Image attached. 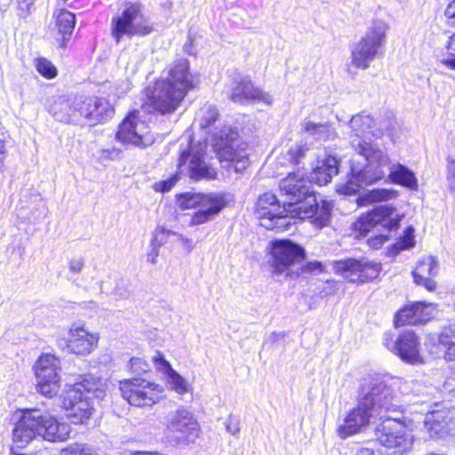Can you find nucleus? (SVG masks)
Masks as SVG:
<instances>
[{
	"instance_id": "f257e3e1",
	"label": "nucleus",
	"mask_w": 455,
	"mask_h": 455,
	"mask_svg": "<svg viewBox=\"0 0 455 455\" xmlns=\"http://www.w3.org/2000/svg\"><path fill=\"white\" fill-rule=\"evenodd\" d=\"M280 193L286 196L283 206L275 195L265 193L257 202L256 215L259 225L266 229L284 231L291 225L292 219H311L316 228H323L331 222L332 204L318 200L310 189L304 170L289 173L279 184Z\"/></svg>"
},
{
	"instance_id": "f03ea898",
	"label": "nucleus",
	"mask_w": 455,
	"mask_h": 455,
	"mask_svg": "<svg viewBox=\"0 0 455 455\" xmlns=\"http://www.w3.org/2000/svg\"><path fill=\"white\" fill-rule=\"evenodd\" d=\"M352 147L367 164L361 167L353 162L349 180L337 187V191L344 195L355 194L362 187L384 179L390 167L388 156L371 143L358 140L352 142Z\"/></svg>"
},
{
	"instance_id": "7ed1b4c3",
	"label": "nucleus",
	"mask_w": 455,
	"mask_h": 455,
	"mask_svg": "<svg viewBox=\"0 0 455 455\" xmlns=\"http://www.w3.org/2000/svg\"><path fill=\"white\" fill-rule=\"evenodd\" d=\"M381 422L375 428L377 440L382 446L376 451L379 455H404L412 449L414 436L409 425L411 419L380 417Z\"/></svg>"
},
{
	"instance_id": "20e7f679",
	"label": "nucleus",
	"mask_w": 455,
	"mask_h": 455,
	"mask_svg": "<svg viewBox=\"0 0 455 455\" xmlns=\"http://www.w3.org/2000/svg\"><path fill=\"white\" fill-rule=\"evenodd\" d=\"M389 30L386 20L372 19L363 36L351 46V65L355 68H368L387 44Z\"/></svg>"
},
{
	"instance_id": "39448f33",
	"label": "nucleus",
	"mask_w": 455,
	"mask_h": 455,
	"mask_svg": "<svg viewBox=\"0 0 455 455\" xmlns=\"http://www.w3.org/2000/svg\"><path fill=\"white\" fill-rule=\"evenodd\" d=\"M213 150L220 164L234 172H243L249 165V148L236 130L225 127L214 134Z\"/></svg>"
},
{
	"instance_id": "423d86ee",
	"label": "nucleus",
	"mask_w": 455,
	"mask_h": 455,
	"mask_svg": "<svg viewBox=\"0 0 455 455\" xmlns=\"http://www.w3.org/2000/svg\"><path fill=\"white\" fill-rule=\"evenodd\" d=\"M177 203L181 210L197 208L190 217V226L211 221L227 206L224 195L220 193H184L178 196Z\"/></svg>"
},
{
	"instance_id": "0eeeda50",
	"label": "nucleus",
	"mask_w": 455,
	"mask_h": 455,
	"mask_svg": "<svg viewBox=\"0 0 455 455\" xmlns=\"http://www.w3.org/2000/svg\"><path fill=\"white\" fill-rule=\"evenodd\" d=\"M385 400H357L355 407L350 409L336 432L340 439H347L364 432L371 420L379 415Z\"/></svg>"
},
{
	"instance_id": "6e6552de",
	"label": "nucleus",
	"mask_w": 455,
	"mask_h": 455,
	"mask_svg": "<svg viewBox=\"0 0 455 455\" xmlns=\"http://www.w3.org/2000/svg\"><path fill=\"white\" fill-rule=\"evenodd\" d=\"M201 427L195 414L178 409L171 415L166 427V437L173 447H188L200 436Z\"/></svg>"
},
{
	"instance_id": "1a4fd4ad",
	"label": "nucleus",
	"mask_w": 455,
	"mask_h": 455,
	"mask_svg": "<svg viewBox=\"0 0 455 455\" xmlns=\"http://www.w3.org/2000/svg\"><path fill=\"white\" fill-rule=\"evenodd\" d=\"M145 100L142 108L148 112L162 115L172 114L177 110L184 100L185 96L180 90H175L168 82L157 80L153 85L144 91Z\"/></svg>"
},
{
	"instance_id": "9d476101",
	"label": "nucleus",
	"mask_w": 455,
	"mask_h": 455,
	"mask_svg": "<svg viewBox=\"0 0 455 455\" xmlns=\"http://www.w3.org/2000/svg\"><path fill=\"white\" fill-rule=\"evenodd\" d=\"M153 30V25L144 18L141 7L137 4H129L120 15L112 20V36L116 43L124 36H145Z\"/></svg>"
},
{
	"instance_id": "9b49d317",
	"label": "nucleus",
	"mask_w": 455,
	"mask_h": 455,
	"mask_svg": "<svg viewBox=\"0 0 455 455\" xmlns=\"http://www.w3.org/2000/svg\"><path fill=\"white\" fill-rule=\"evenodd\" d=\"M60 359L51 353H43L35 362L33 371L36 379L37 391L52 397L60 388Z\"/></svg>"
},
{
	"instance_id": "f8f14e48",
	"label": "nucleus",
	"mask_w": 455,
	"mask_h": 455,
	"mask_svg": "<svg viewBox=\"0 0 455 455\" xmlns=\"http://www.w3.org/2000/svg\"><path fill=\"white\" fill-rule=\"evenodd\" d=\"M403 214L400 213L391 205H380L373 210L361 214L353 222L352 229L358 233V235H366L374 227L380 225L387 231L396 230Z\"/></svg>"
},
{
	"instance_id": "ddd939ff",
	"label": "nucleus",
	"mask_w": 455,
	"mask_h": 455,
	"mask_svg": "<svg viewBox=\"0 0 455 455\" xmlns=\"http://www.w3.org/2000/svg\"><path fill=\"white\" fill-rule=\"evenodd\" d=\"M116 140L123 144L140 148L150 146L155 141L148 124L141 120L138 111L131 112L120 124Z\"/></svg>"
},
{
	"instance_id": "4468645a",
	"label": "nucleus",
	"mask_w": 455,
	"mask_h": 455,
	"mask_svg": "<svg viewBox=\"0 0 455 455\" xmlns=\"http://www.w3.org/2000/svg\"><path fill=\"white\" fill-rule=\"evenodd\" d=\"M269 253L274 274L286 272L305 257V251L300 245L285 239L270 242Z\"/></svg>"
},
{
	"instance_id": "2eb2a0df",
	"label": "nucleus",
	"mask_w": 455,
	"mask_h": 455,
	"mask_svg": "<svg viewBox=\"0 0 455 455\" xmlns=\"http://www.w3.org/2000/svg\"><path fill=\"white\" fill-rule=\"evenodd\" d=\"M206 146L199 144L191 146L188 150L180 153L178 168L180 173L188 175L192 179H213L216 171L203 159Z\"/></svg>"
},
{
	"instance_id": "dca6fc26",
	"label": "nucleus",
	"mask_w": 455,
	"mask_h": 455,
	"mask_svg": "<svg viewBox=\"0 0 455 455\" xmlns=\"http://www.w3.org/2000/svg\"><path fill=\"white\" fill-rule=\"evenodd\" d=\"M384 345L402 361L410 364H422L424 358L421 354L419 338L412 331H402L395 341L387 336Z\"/></svg>"
},
{
	"instance_id": "f3484780",
	"label": "nucleus",
	"mask_w": 455,
	"mask_h": 455,
	"mask_svg": "<svg viewBox=\"0 0 455 455\" xmlns=\"http://www.w3.org/2000/svg\"><path fill=\"white\" fill-rule=\"evenodd\" d=\"M334 269L352 283H364L378 277L381 265L367 259H347L335 262Z\"/></svg>"
},
{
	"instance_id": "a211bd4d",
	"label": "nucleus",
	"mask_w": 455,
	"mask_h": 455,
	"mask_svg": "<svg viewBox=\"0 0 455 455\" xmlns=\"http://www.w3.org/2000/svg\"><path fill=\"white\" fill-rule=\"evenodd\" d=\"M99 340L98 332H92L84 324L75 323L68 329L66 348L68 353L85 356L96 349Z\"/></svg>"
},
{
	"instance_id": "6ab92c4d",
	"label": "nucleus",
	"mask_w": 455,
	"mask_h": 455,
	"mask_svg": "<svg viewBox=\"0 0 455 455\" xmlns=\"http://www.w3.org/2000/svg\"><path fill=\"white\" fill-rule=\"evenodd\" d=\"M379 125V128L375 129V121L368 114L361 113L354 116L349 121V127L351 129V133L355 137V139L352 140L351 143L358 140L361 141H366L369 135L378 138L387 132L389 136H392L393 131L396 126V122L395 120H391L388 122V124H386V122H381Z\"/></svg>"
},
{
	"instance_id": "aec40b11",
	"label": "nucleus",
	"mask_w": 455,
	"mask_h": 455,
	"mask_svg": "<svg viewBox=\"0 0 455 455\" xmlns=\"http://www.w3.org/2000/svg\"><path fill=\"white\" fill-rule=\"evenodd\" d=\"M166 72L167 76L163 80L168 82L173 89L180 90L185 97L199 83L197 76L190 71L189 61L186 59L173 61Z\"/></svg>"
},
{
	"instance_id": "412c9836",
	"label": "nucleus",
	"mask_w": 455,
	"mask_h": 455,
	"mask_svg": "<svg viewBox=\"0 0 455 455\" xmlns=\"http://www.w3.org/2000/svg\"><path fill=\"white\" fill-rule=\"evenodd\" d=\"M39 436L50 442H64L69 438L72 427L63 420V418L49 413L46 409L36 415Z\"/></svg>"
},
{
	"instance_id": "4be33fe9",
	"label": "nucleus",
	"mask_w": 455,
	"mask_h": 455,
	"mask_svg": "<svg viewBox=\"0 0 455 455\" xmlns=\"http://www.w3.org/2000/svg\"><path fill=\"white\" fill-rule=\"evenodd\" d=\"M399 380L384 376H368L361 380L358 387L361 398H392L396 396L395 388Z\"/></svg>"
},
{
	"instance_id": "5701e85b",
	"label": "nucleus",
	"mask_w": 455,
	"mask_h": 455,
	"mask_svg": "<svg viewBox=\"0 0 455 455\" xmlns=\"http://www.w3.org/2000/svg\"><path fill=\"white\" fill-rule=\"evenodd\" d=\"M77 104L81 105L80 116L92 124H99L111 119L115 108L105 98H85L79 96Z\"/></svg>"
},
{
	"instance_id": "b1692460",
	"label": "nucleus",
	"mask_w": 455,
	"mask_h": 455,
	"mask_svg": "<svg viewBox=\"0 0 455 455\" xmlns=\"http://www.w3.org/2000/svg\"><path fill=\"white\" fill-rule=\"evenodd\" d=\"M436 312V304L418 301L399 310L395 323L396 326L426 323L435 317Z\"/></svg>"
},
{
	"instance_id": "393cba45",
	"label": "nucleus",
	"mask_w": 455,
	"mask_h": 455,
	"mask_svg": "<svg viewBox=\"0 0 455 455\" xmlns=\"http://www.w3.org/2000/svg\"><path fill=\"white\" fill-rule=\"evenodd\" d=\"M230 99L232 101L240 104L252 100L262 101L267 105L272 103L271 95L255 87L248 77H241L234 82Z\"/></svg>"
},
{
	"instance_id": "a878e982",
	"label": "nucleus",
	"mask_w": 455,
	"mask_h": 455,
	"mask_svg": "<svg viewBox=\"0 0 455 455\" xmlns=\"http://www.w3.org/2000/svg\"><path fill=\"white\" fill-rule=\"evenodd\" d=\"M438 270V261L434 256L426 255L421 257L412 271L414 283L422 285L429 291H435L436 283L432 277L437 275Z\"/></svg>"
},
{
	"instance_id": "bb28decb",
	"label": "nucleus",
	"mask_w": 455,
	"mask_h": 455,
	"mask_svg": "<svg viewBox=\"0 0 455 455\" xmlns=\"http://www.w3.org/2000/svg\"><path fill=\"white\" fill-rule=\"evenodd\" d=\"M70 424H86L95 411L93 400H59Z\"/></svg>"
},
{
	"instance_id": "cd10ccee",
	"label": "nucleus",
	"mask_w": 455,
	"mask_h": 455,
	"mask_svg": "<svg viewBox=\"0 0 455 455\" xmlns=\"http://www.w3.org/2000/svg\"><path fill=\"white\" fill-rule=\"evenodd\" d=\"M300 132L315 141H331L338 137V132L330 122H317L314 116L304 118L299 123Z\"/></svg>"
},
{
	"instance_id": "c85d7f7f",
	"label": "nucleus",
	"mask_w": 455,
	"mask_h": 455,
	"mask_svg": "<svg viewBox=\"0 0 455 455\" xmlns=\"http://www.w3.org/2000/svg\"><path fill=\"white\" fill-rule=\"evenodd\" d=\"M119 388L123 398H132L133 396L143 398L164 391L162 385L138 378L120 381Z\"/></svg>"
},
{
	"instance_id": "c756f323",
	"label": "nucleus",
	"mask_w": 455,
	"mask_h": 455,
	"mask_svg": "<svg viewBox=\"0 0 455 455\" xmlns=\"http://www.w3.org/2000/svg\"><path fill=\"white\" fill-rule=\"evenodd\" d=\"M78 97L68 98L58 97L49 106L50 114L58 121L73 123L80 116L81 105L77 104Z\"/></svg>"
},
{
	"instance_id": "7c9ffc66",
	"label": "nucleus",
	"mask_w": 455,
	"mask_h": 455,
	"mask_svg": "<svg viewBox=\"0 0 455 455\" xmlns=\"http://www.w3.org/2000/svg\"><path fill=\"white\" fill-rule=\"evenodd\" d=\"M39 436L36 414L28 419H19L12 428V442L18 448H25Z\"/></svg>"
},
{
	"instance_id": "2f4dec72",
	"label": "nucleus",
	"mask_w": 455,
	"mask_h": 455,
	"mask_svg": "<svg viewBox=\"0 0 455 455\" xmlns=\"http://www.w3.org/2000/svg\"><path fill=\"white\" fill-rule=\"evenodd\" d=\"M100 386V381L91 375L80 376L77 381L68 385L67 393L69 398H90V394L99 398Z\"/></svg>"
},
{
	"instance_id": "473e14b6",
	"label": "nucleus",
	"mask_w": 455,
	"mask_h": 455,
	"mask_svg": "<svg viewBox=\"0 0 455 455\" xmlns=\"http://www.w3.org/2000/svg\"><path fill=\"white\" fill-rule=\"evenodd\" d=\"M447 418L448 414L441 409H435L426 415L424 424L430 438L444 439L449 435Z\"/></svg>"
},
{
	"instance_id": "72a5a7b5",
	"label": "nucleus",
	"mask_w": 455,
	"mask_h": 455,
	"mask_svg": "<svg viewBox=\"0 0 455 455\" xmlns=\"http://www.w3.org/2000/svg\"><path fill=\"white\" fill-rule=\"evenodd\" d=\"M338 172L337 158L331 155H325L317 160V164L310 177L313 181L322 186L329 183Z\"/></svg>"
},
{
	"instance_id": "f704fd0d",
	"label": "nucleus",
	"mask_w": 455,
	"mask_h": 455,
	"mask_svg": "<svg viewBox=\"0 0 455 455\" xmlns=\"http://www.w3.org/2000/svg\"><path fill=\"white\" fill-rule=\"evenodd\" d=\"M388 178L393 183L403 186L411 190L418 189V180L412 171L405 165L396 164L389 168Z\"/></svg>"
},
{
	"instance_id": "c9c22d12",
	"label": "nucleus",
	"mask_w": 455,
	"mask_h": 455,
	"mask_svg": "<svg viewBox=\"0 0 455 455\" xmlns=\"http://www.w3.org/2000/svg\"><path fill=\"white\" fill-rule=\"evenodd\" d=\"M54 17L55 28L58 33L62 36L61 47H65V42L69 39L75 28V15L69 11L60 9L55 12Z\"/></svg>"
},
{
	"instance_id": "e433bc0d",
	"label": "nucleus",
	"mask_w": 455,
	"mask_h": 455,
	"mask_svg": "<svg viewBox=\"0 0 455 455\" xmlns=\"http://www.w3.org/2000/svg\"><path fill=\"white\" fill-rule=\"evenodd\" d=\"M398 192L393 188H375L365 192L358 198L361 206H367L371 204L387 202L395 199Z\"/></svg>"
},
{
	"instance_id": "4c0bfd02",
	"label": "nucleus",
	"mask_w": 455,
	"mask_h": 455,
	"mask_svg": "<svg viewBox=\"0 0 455 455\" xmlns=\"http://www.w3.org/2000/svg\"><path fill=\"white\" fill-rule=\"evenodd\" d=\"M218 116L217 108L211 104H205L196 112V122L201 129H206L216 122Z\"/></svg>"
},
{
	"instance_id": "58836bf2",
	"label": "nucleus",
	"mask_w": 455,
	"mask_h": 455,
	"mask_svg": "<svg viewBox=\"0 0 455 455\" xmlns=\"http://www.w3.org/2000/svg\"><path fill=\"white\" fill-rule=\"evenodd\" d=\"M438 347L439 351L435 352V354L443 353L446 361L455 360V336L442 332L438 337Z\"/></svg>"
},
{
	"instance_id": "ea45409f",
	"label": "nucleus",
	"mask_w": 455,
	"mask_h": 455,
	"mask_svg": "<svg viewBox=\"0 0 455 455\" xmlns=\"http://www.w3.org/2000/svg\"><path fill=\"white\" fill-rule=\"evenodd\" d=\"M60 455H99V453L92 444L74 443L60 449Z\"/></svg>"
},
{
	"instance_id": "a19ab883",
	"label": "nucleus",
	"mask_w": 455,
	"mask_h": 455,
	"mask_svg": "<svg viewBox=\"0 0 455 455\" xmlns=\"http://www.w3.org/2000/svg\"><path fill=\"white\" fill-rule=\"evenodd\" d=\"M172 234L171 231H167L164 228H158L156 232V235L154 239L151 242V250L147 254V261L149 262L152 265H155L157 261V257L159 255V248L163 243V241H159L158 237L160 235H165Z\"/></svg>"
},
{
	"instance_id": "79ce46f5",
	"label": "nucleus",
	"mask_w": 455,
	"mask_h": 455,
	"mask_svg": "<svg viewBox=\"0 0 455 455\" xmlns=\"http://www.w3.org/2000/svg\"><path fill=\"white\" fill-rule=\"evenodd\" d=\"M171 388L179 395H185L190 390V386L187 380L177 371L166 379Z\"/></svg>"
},
{
	"instance_id": "37998d69",
	"label": "nucleus",
	"mask_w": 455,
	"mask_h": 455,
	"mask_svg": "<svg viewBox=\"0 0 455 455\" xmlns=\"http://www.w3.org/2000/svg\"><path fill=\"white\" fill-rule=\"evenodd\" d=\"M36 68L40 75L47 79H52L57 76V68L47 59H37L36 60Z\"/></svg>"
},
{
	"instance_id": "c03bdc74",
	"label": "nucleus",
	"mask_w": 455,
	"mask_h": 455,
	"mask_svg": "<svg viewBox=\"0 0 455 455\" xmlns=\"http://www.w3.org/2000/svg\"><path fill=\"white\" fill-rule=\"evenodd\" d=\"M152 362L156 371L162 372L166 377V379L176 371L160 352H156V354L152 358Z\"/></svg>"
},
{
	"instance_id": "a18cd8bd",
	"label": "nucleus",
	"mask_w": 455,
	"mask_h": 455,
	"mask_svg": "<svg viewBox=\"0 0 455 455\" xmlns=\"http://www.w3.org/2000/svg\"><path fill=\"white\" fill-rule=\"evenodd\" d=\"M309 147L306 143L295 144L288 148L286 156H288L291 164H297L300 158L304 157Z\"/></svg>"
},
{
	"instance_id": "49530a36",
	"label": "nucleus",
	"mask_w": 455,
	"mask_h": 455,
	"mask_svg": "<svg viewBox=\"0 0 455 455\" xmlns=\"http://www.w3.org/2000/svg\"><path fill=\"white\" fill-rule=\"evenodd\" d=\"M122 151L112 147L109 148H103L98 151V158L102 162L115 161L120 158Z\"/></svg>"
},
{
	"instance_id": "de8ad7c7",
	"label": "nucleus",
	"mask_w": 455,
	"mask_h": 455,
	"mask_svg": "<svg viewBox=\"0 0 455 455\" xmlns=\"http://www.w3.org/2000/svg\"><path fill=\"white\" fill-rule=\"evenodd\" d=\"M415 245L414 228L408 227L403 233V237L398 242L397 246L400 250H407Z\"/></svg>"
},
{
	"instance_id": "09e8293b",
	"label": "nucleus",
	"mask_w": 455,
	"mask_h": 455,
	"mask_svg": "<svg viewBox=\"0 0 455 455\" xmlns=\"http://www.w3.org/2000/svg\"><path fill=\"white\" fill-rule=\"evenodd\" d=\"M129 369L135 374H142L149 371V364L140 357H132L129 362Z\"/></svg>"
},
{
	"instance_id": "8fccbe9b",
	"label": "nucleus",
	"mask_w": 455,
	"mask_h": 455,
	"mask_svg": "<svg viewBox=\"0 0 455 455\" xmlns=\"http://www.w3.org/2000/svg\"><path fill=\"white\" fill-rule=\"evenodd\" d=\"M179 180H180V175L178 173H176L166 180H162V181L156 183L155 189L156 191H160V192L170 191Z\"/></svg>"
},
{
	"instance_id": "3c124183",
	"label": "nucleus",
	"mask_w": 455,
	"mask_h": 455,
	"mask_svg": "<svg viewBox=\"0 0 455 455\" xmlns=\"http://www.w3.org/2000/svg\"><path fill=\"white\" fill-rule=\"evenodd\" d=\"M446 179L449 183V189L455 193V161L450 158H448Z\"/></svg>"
},
{
	"instance_id": "603ef678",
	"label": "nucleus",
	"mask_w": 455,
	"mask_h": 455,
	"mask_svg": "<svg viewBox=\"0 0 455 455\" xmlns=\"http://www.w3.org/2000/svg\"><path fill=\"white\" fill-rule=\"evenodd\" d=\"M84 267V258L72 259L68 262V269L73 274H79Z\"/></svg>"
},
{
	"instance_id": "864d4df0",
	"label": "nucleus",
	"mask_w": 455,
	"mask_h": 455,
	"mask_svg": "<svg viewBox=\"0 0 455 455\" xmlns=\"http://www.w3.org/2000/svg\"><path fill=\"white\" fill-rule=\"evenodd\" d=\"M388 239L389 236L387 235L381 234L369 238L367 243L370 247L373 249H378L380 246H382Z\"/></svg>"
},
{
	"instance_id": "5fc2aeb1",
	"label": "nucleus",
	"mask_w": 455,
	"mask_h": 455,
	"mask_svg": "<svg viewBox=\"0 0 455 455\" xmlns=\"http://www.w3.org/2000/svg\"><path fill=\"white\" fill-rule=\"evenodd\" d=\"M444 16L451 25L455 26V0L447 5Z\"/></svg>"
},
{
	"instance_id": "6e6d98bb",
	"label": "nucleus",
	"mask_w": 455,
	"mask_h": 455,
	"mask_svg": "<svg viewBox=\"0 0 455 455\" xmlns=\"http://www.w3.org/2000/svg\"><path fill=\"white\" fill-rule=\"evenodd\" d=\"M127 402L131 406L134 407H146L148 406L150 408L153 407V405L158 403L160 400H148L150 403H147V400H124Z\"/></svg>"
},
{
	"instance_id": "4d7b16f0",
	"label": "nucleus",
	"mask_w": 455,
	"mask_h": 455,
	"mask_svg": "<svg viewBox=\"0 0 455 455\" xmlns=\"http://www.w3.org/2000/svg\"><path fill=\"white\" fill-rule=\"evenodd\" d=\"M7 157V150L4 140H0V173L5 170V160Z\"/></svg>"
},
{
	"instance_id": "13d9d810",
	"label": "nucleus",
	"mask_w": 455,
	"mask_h": 455,
	"mask_svg": "<svg viewBox=\"0 0 455 455\" xmlns=\"http://www.w3.org/2000/svg\"><path fill=\"white\" fill-rule=\"evenodd\" d=\"M322 268H323V266H322L321 262H319V261H313V262L307 263L304 267V271L305 272H309V273L316 272V271L317 272H321Z\"/></svg>"
},
{
	"instance_id": "bf43d9fd",
	"label": "nucleus",
	"mask_w": 455,
	"mask_h": 455,
	"mask_svg": "<svg viewBox=\"0 0 455 455\" xmlns=\"http://www.w3.org/2000/svg\"><path fill=\"white\" fill-rule=\"evenodd\" d=\"M445 48L450 55H455V33L449 36Z\"/></svg>"
},
{
	"instance_id": "052dcab7",
	"label": "nucleus",
	"mask_w": 455,
	"mask_h": 455,
	"mask_svg": "<svg viewBox=\"0 0 455 455\" xmlns=\"http://www.w3.org/2000/svg\"><path fill=\"white\" fill-rule=\"evenodd\" d=\"M435 408L442 406L444 409L450 410L451 408H455V400H441V402H436L434 403Z\"/></svg>"
},
{
	"instance_id": "680f3d73",
	"label": "nucleus",
	"mask_w": 455,
	"mask_h": 455,
	"mask_svg": "<svg viewBox=\"0 0 455 455\" xmlns=\"http://www.w3.org/2000/svg\"><path fill=\"white\" fill-rule=\"evenodd\" d=\"M225 427L228 433H230L232 435H235L239 433L240 428L238 427V423H233L231 420L228 422H226Z\"/></svg>"
},
{
	"instance_id": "e2e57ef3",
	"label": "nucleus",
	"mask_w": 455,
	"mask_h": 455,
	"mask_svg": "<svg viewBox=\"0 0 455 455\" xmlns=\"http://www.w3.org/2000/svg\"><path fill=\"white\" fill-rule=\"evenodd\" d=\"M356 455H379L376 452L374 449L368 447H361L356 451Z\"/></svg>"
},
{
	"instance_id": "0e129e2a",
	"label": "nucleus",
	"mask_w": 455,
	"mask_h": 455,
	"mask_svg": "<svg viewBox=\"0 0 455 455\" xmlns=\"http://www.w3.org/2000/svg\"><path fill=\"white\" fill-rule=\"evenodd\" d=\"M442 63L446 67L455 70V55H451L450 57L443 59Z\"/></svg>"
},
{
	"instance_id": "69168bd1",
	"label": "nucleus",
	"mask_w": 455,
	"mask_h": 455,
	"mask_svg": "<svg viewBox=\"0 0 455 455\" xmlns=\"http://www.w3.org/2000/svg\"><path fill=\"white\" fill-rule=\"evenodd\" d=\"M180 239L181 241H183V242H186V243L189 242V240H188V239H187V238L183 237L182 235H180Z\"/></svg>"
},
{
	"instance_id": "338daca9",
	"label": "nucleus",
	"mask_w": 455,
	"mask_h": 455,
	"mask_svg": "<svg viewBox=\"0 0 455 455\" xmlns=\"http://www.w3.org/2000/svg\"><path fill=\"white\" fill-rule=\"evenodd\" d=\"M130 88H131V84H130L129 82H127V83H126V87H125V91H124V92H126V91L130 90Z\"/></svg>"
},
{
	"instance_id": "774afa93",
	"label": "nucleus",
	"mask_w": 455,
	"mask_h": 455,
	"mask_svg": "<svg viewBox=\"0 0 455 455\" xmlns=\"http://www.w3.org/2000/svg\"><path fill=\"white\" fill-rule=\"evenodd\" d=\"M228 455H237V452H236V451H229Z\"/></svg>"
}]
</instances>
